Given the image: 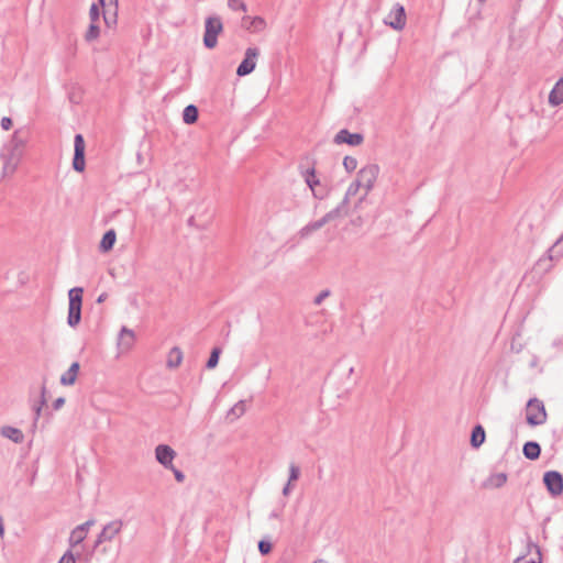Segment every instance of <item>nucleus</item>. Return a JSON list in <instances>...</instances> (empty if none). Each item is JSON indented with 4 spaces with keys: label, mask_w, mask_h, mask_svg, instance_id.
Instances as JSON below:
<instances>
[{
    "label": "nucleus",
    "mask_w": 563,
    "mask_h": 563,
    "mask_svg": "<svg viewBox=\"0 0 563 563\" xmlns=\"http://www.w3.org/2000/svg\"><path fill=\"white\" fill-rule=\"evenodd\" d=\"M115 239H117V235H115L114 230L107 231L101 239V242L99 245L100 250L102 252H108V251L112 250V247L115 243Z\"/></svg>",
    "instance_id": "nucleus-26"
},
{
    "label": "nucleus",
    "mask_w": 563,
    "mask_h": 563,
    "mask_svg": "<svg viewBox=\"0 0 563 563\" xmlns=\"http://www.w3.org/2000/svg\"><path fill=\"white\" fill-rule=\"evenodd\" d=\"M290 486H291V483L287 482V484L284 486L283 488V495L284 496H288L289 493H290Z\"/></svg>",
    "instance_id": "nucleus-47"
},
{
    "label": "nucleus",
    "mask_w": 563,
    "mask_h": 563,
    "mask_svg": "<svg viewBox=\"0 0 563 563\" xmlns=\"http://www.w3.org/2000/svg\"><path fill=\"white\" fill-rule=\"evenodd\" d=\"M123 527L124 522L121 519H115L108 522L97 536L93 549H97L104 542H111L122 531Z\"/></svg>",
    "instance_id": "nucleus-4"
},
{
    "label": "nucleus",
    "mask_w": 563,
    "mask_h": 563,
    "mask_svg": "<svg viewBox=\"0 0 563 563\" xmlns=\"http://www.w3.org/2000/svg\"><path fill=\"white\" fill-rule=\"evenodd\" d=\"M342 216V207H335L331 211L327 212L321 219L310 222V228L314 231L320 230L323 225L329 223L330 221Z\"/></svg>",
    "instance_id": "nucleus-17"
},
{
    "label": "nucleus",
    "mask_w": 563,
    "mask_h": 563,
    "mask_svg": "<svg viewBox=\"0 0 563 563\" xmlns=\"http://www.w3.org/2000/svg\"><path fill=\"white\" fill-rule=\"evenodd\" d=\"M385 23L394 30L400 31L406 25V12L405 8L397 3L385 19Z\"/></svg>",
    "instance_id": "nucleus-10"
},
{
    "label": "nucleus",
    "mask_w": 563,
    "mask_h": 563,
    "mask_svg": "<svg viewBox=\"0 0 563 563\" xmlns=\"http://www.w3.org/2000/svg\"><path fill=\"white\" fill-rule=\"evenodd\" d=\"M82 294L81 287H74L68 291L67 323L71 328L77 327L81 320Z\"/></svg>",
    "instance_id": "nucleus-1"
},
{
    "label": "nucleus",
    "mask_w": 563,
    "mask_h": 563,
    "mask_svg": "<svg viewBox=\"0 0 563 563\" xmlns=\"http://www.w3.org/2000/svg\"><path fill=\"white\" fill-rule=\"evenodd\" d=\"M220 354H221V349L220 347H213L211 353H210V356L206 363V367L208 369H212L214 368L218 363H219V357H220Z\"/></svg>",
    "instance_id": "nucleus-30"
},
{
    "label": "nucleus",
    "mask_w": 563,
    "mask_h": 563,
    "mask_svg": "<svg viewBox=\"0 0 563 563\" xmlns=\"http://www.w3.org/2000/svg\"><path fill=\"white\" fill-rule=\"evenodd\" d=\"M343 166L347 173H352L357 167V159L352 156H345L343 159Z\"/></svg>",
    "instance_id": "nucleus-34"
},
{
    "label": "nucleus",
    "mask_w": 563,
    "mask_h": 563,
    "mask_svg": "<svg viewBox=\"0 0 563 563\" xmlns=\"http://www.w3.org/2000/svg\"><path fill=\"white\" fill-rule=\"evenodd\" d=\"M299 475H300V468H299V466H297L296 464L291 463V464L289 465V477H288V482H289V483L296 482V481L299 478Z\"/></svg>",
    "instance_id": "nucleus-38"
},
{
    "label": "nucleus",
    "mask_w": 563,
    "mask_h": 563,
    "mask_svg": "<svg viewBox=\"0 0 563 563\" xmlns=\"http://www.w3.org/2000/svg\"><path fill=\"white\" fill-rule=\"evenodd\" d=\"M58 563H76V556L73 553L71 549L67 550L64 553Z\"/></svg>",
    "instance_id": "nucleus-40"
},
{
    "label": "nucleus",
    "mask_w": 563,
    "mask_h": 563,
    "mask_svg": "<svg viewBox=\"0 0 563 563\" xmlns=\"http://www.w3.org/2000/svg\"><path fill=\"white\" fill-rule=\"evenodd\" d=\"M102 7V15L108 27L117 25L118 22V0H99Z\"/></svg>",
    "instance_id": "nucleus-9"
},
{
    "label": "nucleus",
    "mask_w": 563,
    "mask_h": 563,
    "mask_svg": "<svg viewBox=\"0 0 563 563\" xmlns=\"http://www.w3.org/2000/svg\"><path fill=\"white\" fill-rule=\"evenodd\" d=\"M245 411V404L243 400L236 402L230 410L229 416L233 415L235 418L242 416Z\"/></svg>",
    "instance_id": "nucleus-36"
},
{
    "label": "nucleus",
    "mask_w": 563,
    "mask_h": 563,
    "mask_svg": "<svg viewBox=\"0 0 563 563\" xmlns=\"http://www.w3.org/2000/svg\"><path fill=\"white\" fill-rule=\"evenodd\" d=\"M100 18V10L97 3H92L89 10V19L92 23H98Z\"/></svg>",
    "instance_id": "nucleus-37"
},
{
    "label": "nucleus",
    "mask_w": 563,
    "mask_h": 563,
    "mask_svg": "<svg viewBox=\"0 0 563 563\" xmlns=\"http://www.w3.org/2000/svg\"><path fill=\"white\" fill-rule=\"evenodd\" d=\"M85 148L86 144L84 136L81 134H76L74 137L73 168L78 173L84 172L86 167Z\"/></svg>",
    "instance_id": "nucleus-8"
},
{
    "label": "nucleus",
    "mask_w": 563,
    "mask_h": 563,
    "mask_svg": "<svg viewBox=\"0 0 563 563\" xmlns=\"http://www.w3.org/2000/svg\"><path fill=\"white\" fill-rule=\"evenodd\" d=\"M481 2H484L485 0H479Z\"/></svg>",
    "instance_id": "nucleus-53"
},
{
    "label": "nucleus",
    "mask_w": 563,
    "mask_h": 563,
    "mask_svg": "<svg viewBox=\"0 0 563 563\" xmlns=\"http://www.w3.org/2000/svg\"><path fill=\"white\" fill-rule=\"evenodd\" d=\"M330 296V290H322L316 298L313 299L314 305H320L327 297Z\"/></svg>",
    "instance_id": "nucleus-41"
},
{
    "label": "nucleus",
    "mask_w": 563,
    "mask_h": 563,
    "mask_svg": "<svg viewBox=\"0 0 563 563\" xmlns=\"http://www.w3.org/2000/svg\"><path fill=\"white\" fill-rule=\"evenodd\" d=\"M364 141V136L363 134L361 133H351L349 130L346 129H342L340 130L334 139H333V142L335 144H349L351 146H357V145H361Z\"/></svg>",
    "instance_id": "nucleus-13"
},
{
    "label": "nucleus",
    "mask_w": 563,
    "mask_h": 563,
    "mask_svg": "<svg viewBox=\"0 0 563 563\" xmlns=\"http://www.w3.org/2000/svg\"><path fill=\"white\" fill-rule=\"evenodd\" d=\"M313 232V230L310 228L309 223L307 225H305L303 228H301V230L299 231V234L301 238H307L309 236L311 233Z\"/></svg>",
    "instance_id": "nucleus-45"
},
{
    "label": "nucleus",
    "mask_w": 563,
    "mask_h": 563,
    "mask_svg": "<svg viewBox=\"0 0 563 563\" xmlns=\"http://www.w3.org/2000/svg\"><path fill=\"white\" fill-rule=\"evenodd\" d=\"M80 365L78 362H74L69 368L60 376V384L64 386H71L75 384Z\"/></svg>",
    "instance_id": "nucleus-19"
},
{
    "label": "nucleus",
    "mask_w": 563,
    "mask_h": 563,
    "mask_svg": "<svg viewBox=\"0 0 563 563\" xmlns=\"http://www.w3.org/2000/svg\"><path fill=\"white\" fill-rule=\"evenodd\" d=\"M65 404V398L64 397H58L54 400L53 402V409L54 410H58L60 409Z\"/></svg>",
    "instance_id": "nucleus-46"
},
{
    "label": "nucleus",
    "mask_w": 563,
    "mask_h": 563,
    "mask_svg": "<svg viewBox=\"0 0 563 563\" xmlns=\"http://www.w3.org/2000/svg\"><path fill=\"white\" fill-rule=\"evenodd\" d=\"M543 484L551 496L558 497L563 493V476L558 471H548L543 475Z\"/></svg>",
    "instance_id": "nucleus-6"
},
{
    "label": "nucleus",
    "mask_w": 563,
    "mask_h": 563,
    "mask_svg": "<svg viewBox=\"0 0 563 563\" xmlns=\"http://www.w3.org/2000/svg\"><path fill=\"white\" fill-rule=\"evenodd\" d=\"M99 36H100V27H99L98 23L90 22V24L84 35L85 41L87 43H91V42L96 41Z\"/></svg>",
    "instance_id": "nucleus-28"
},
{
    "label": "nucleus",
    "mask_w": 563,
    "mask_h": 563,
    "mask_svg": "<svg viewBox=\"0 0 563 563\" xmlns=\"http://www.w3.org/2000/svg\"><path fill=\"white\" fill-rule=\"evenodd\" d=\"M563 102V76L555 82L554 87L549 93V103L552 107H558Z\"/></svg>",
    "instance_id": "nucleus-18"
},
{
    "label": "nucleus",
    "mask_w": 563,
    "mask_h": 563,
    "mask_svg": "<svg viewBox=\"0 0 563 563\" xmlns=\"http://www.w3.org/2000/svg\"><path fill=\"white\" fill-rule=\"evenodd\" d=\"M173 473H174V476H175V479L178 482V483H183L185 481V474L176 468L174 465H173V468H169Z\"/></svg>",
    "instance_id": "nucleus-42"
},
{
    "label": "nucleus",
    "mask_w": 563,
    "mask_h": 563,
    "mask_svg": "<svg viewBox=\"0 0 563 563\" xmlns=\"http://www.w3.org/2000/svg\"><path fill=\"white\" fill-rule=\"evenodd\" d=\"M305 180L308 187L311 189L312 195L317 199H322L325 196L324 190L320 186V181L316 176L314 167H311L305 173Z\"/></svg>",
    "instance_id": "nucleus-14"
},
{
    "label": "nucleus",
    "mask_w": 563,
    "mask_h": 563,
    "mask_svg": "<svg viewBox=\"0 0 563 563\" xmlns=\"http://www.w3.org/2000/svg\"><path fill=\"white\" fill-rule=\"evenodd\" d=\"M12 126V120L9 117H3L1 119V128L5 131L10 130Z\"/></svg>",
    "instance_id": "nucleus-44"
},
{
    "label": "nucleus",
    "mask_w": 563,
    "mask_h": 563,
    "mask_svg": "<svg viewBox=\"0 0 563 563\" xmlns=\"http://www.w3.org/2000/svg\"><path fill=\"white\" fill-rule=\"evenodd\" d=\"M199 117L198 108L195 104H188L183 111V120L186 124H194Z\"/></svg>",
    "instance_id": "nucleus-25"
},
{
    "label": "nucleus",
    "mask_w": 563,
    "mask_h": 563,
    "mask_svg": "<svg viewBox=\"0 0 563 563\" xmlns=\"http://www.w3.org/2000/svg\"><path fill=\"white\" fill-rule=\"evenodd\" d=\"M378 173H379V167L376 164L366 165L358 170L356 179L361 183V185L365 189L364 195H367L372 190V188L377 179Z\"/></svg>",
    "instance_id": "nucleus-5"
},
{
    "label": "nucleus",
    "mask_w": 563,
    "mask_h": 563,
    "mask_svg": "<svg viewBox=\"0 0 563 563\" xmlns=\"http://www.w3.org/2000/svg\"><path fill=\"white\" fill-rule=\"evenodd\" d=\"M485 439H486L485 429L483 428L482 424H476L472 429L471 445L474 449H478L485 442Z\"/></svg>",
    "instance_id": "nucleus-21"
},
{
    "label": "nucleus",
    "mask_w": 563,
    "mask_h": 563,
    "mask_svg": "<svg viewBox=\"0 0 563 563\" xmlns=\"http://www.w3.org/2000/svg\"><path fill=\"white\" fill-rule=\"evenodd\" d=\"M550 258L553 260V253H556V256H561L563 254V234L556 240L553 246L549 250Z\"/></svg>",
    "instance_id": "nucleus-32"
},
{
    "label": "nucleus",
    "mask_w": 563,
    "mask_h": 563,
    "mask_svg": "<svg viewBox=\"0 0 563 563\" xmlns=\"http://www.w3.org/2000/svg\"><path fill=\"white\" fill-rule=\"evenodd\" d=\"M522 453L526 459L536 461L540 457L541 446L536 441H528L523 444Z\"/></svg>",
    "instance_id": "nucleus-20"
},
{
    "label": "nucleus",
    "mask_w": 563,
    "mask_h": 563,
    "mask_svg": "<svg viewBox=\"0 0 563 563\" xmlns=\"http://www.w3.org/2000/svg\"><path fill=\"white\" fill-rule=\"evenodd\" d=\"M506 482H507L506 473L492 474L487 479V484L495 488H499V487L504 486L506 484Z\"/></svg>",
    "instance_id": "nucleus-29"
},
{
    "label": "nucleus",
    "mask_w": 563,
    "mask_h": 563,
    "mask_svg": "<svg viewBox=\"0 0 563 563\" xmlns=\"http://www.w3.org/2000/svg\"><path fill=\"white\" fill-rule=\"evenodd\" d=\"M533 547L536 548V558L530 559L528 561V563H541L542 562L541 550L537 544H534Z\"/></svg>",
    "instance_id": "nucleus-43"
},
{
    "label": "nucleus",
    "mask_w": 563,
    "mask_h": 563,
    "mask_svg": "<svg viewBox=\"0 0 563 563\" xmlns=\"http://www.w3.org/2000/svg\"><path fill=\"white\" fill-rule=\"evenodd\" d=\"M24 139L20 135L18 131H15L12 135V140L10 143L12 153H15L19 148H21L24 145Z\"/></svg>",
    "instance_id": "nucleus-31"
},
{
    "label": "nucleus",
    "mask_w": 563,
    "mask_h": 563,
    "mask_svg": "<svg viewBox=\"0 0 563 563\" xmlns=\"http://www.w3.org/2000/svg\"><path fill=\"white\" fill-rule=\"evenodd\" d=\"M96 523L95 519H89L85 521L84 523L77 526L74 528L69 536V545L70 548H74L78 544H80L87 537V532L89 529Z\"/></svg>",
    "instance_id": "nucleus-11"
},
{
    "label": "nucleus",
    "mask_w": 563,
    "mask_h": 563,
    "mask_svg": "<svg viewBox=\"0 0 563 563\" xmlns=\"http://www.w3.org/2000/svg\"><path fill=\"white\" fill-rule=\"evenodd\" d=\"M242 25L253 32V33H260L265 30L266 27V21L262 16H243L242 18Z\"/></svg>",
    "instance_id": "nucleus-16"
},
{
    "label": "nucleus",
    "mask_w": 563,
    "mask_h": 563,
    "mask_svg": "<svg viewBox=\"0 0 563 563\" xmlns=\"http://www.w3.org/2000/svg\"><path fill=\"white\" fill-rule=\"evenodd\" d=\"M106 299H107V294H106V292H102V294H101V295H99V297L97 298V302H98V303H101V302H103Z\"/></svg>",
    "instance_id": "nucleus-48"
},
{
    "label": "nucleus",
    "mask_w": 563,
    "mask_h": 563,
    "mask_svg": "<svg viewBox=\"0 0 563 563\" xmlns=\"http://www.w3.org/2000/svg\"><path fill=\"white\" fill-rule=\"evenodd\" d=\"M260 55L257 47H247L244 54V58L236 68V75L244 77L250 75L256 67V59Z\"/></svg>",
    "instance_id": "nucleus-7"
},
{
    "label": "nucleus",
    "mask_w": 563,
    "mask_h": 563,
    "mask_svg": "<svg viewBox=\"0 0 563 563\" xmlns=\"http://www.w3.org/2000/svg\"><path fill=\"white\" fill-rule=\"evenodd\" d=\"M548 420L545 406L539 398H530L526 405V421L530 427L542 426Z\"/></svg>",
    "instance_id": "nucleus-2"
},
{
    "label": "nucleus",
    "mask_w": 563,
    "mask_h": 563,
    "mask_svg": "<svg viewBox=\"0 0 563 563\" xmlns=\"http://www.w3.org/2000/svg\"><path fill=\"white\" fill-rule=\"evenodd\" d=\"M228 7L233 11H246L247 7L242 0H228Z\"/></svg>",
    "instance_id": "nucleus-35"
},
{
    "label": "nucleus",
    "mask_w": 563,
    "mask_h": 563,
    "mask_svg": "<svg viewBox=\"0 0 563 563\" xmlns=\"http://www.w3.org/2000/svg\"><path fill=\"white\" fill-rule=\"evenodd\" d=\"M258 551L262 555H267L271 553L272 551V543L269 541H266V540H261L258 542Z\"/></svg>",
    "instance_id": "nucleus-39"
},
{
    "label": "nucleus",
    "mask_w": 563,
    "mask_h": 563,
    "mask_svg": "<svg viewBox=\"0 0 563 563\" xmlns=\"http://www.w3.org/2000/svg\"><path fill=\"white\" fill-rule=\"evenodd\" d=\"M312 563H328V562L322 559H319V560L313 561Z\"/></svg>",
    "instance_id": "nucleus-50"
},
{
    "label": "nucleus",
    "mask_w": 563,
    "mask_h": 563,
    "mask_svg": "<svg viewBox=\"0 0 563 563\" xmlns=\"http://www.w3.org/2000/svg\"><path fill=\"white\" fill-rule=\"evenodd\" d=\"M1 435L10 439L14 443H22L24 440L23 432L20 429L10 426L1 428Z\"/></svg>",
    "instance_id": "nucleus-22"
},
{
    "label": "nucleus",
    "mask_w": 563,
    "mask_h": 563,
    "mask_svg": "<svg viewBox=\"0 0 563 563\" xmlns=\"http://www.w3.org/2000/svg\"><path fill=\"white\" fill-rule=\"evenodd\" d=\"M223 31V22L219 15H209L205 21L203 45L212 49L218 44V35Z\"/></svg>",
    "instance_id": "nucleus-3"
},
{
    "label": "nucleus",
    "mask_w": 563,
    "mask_h": 563,
    "mask_svg": "<svg viewBox=\"0 0 563 563\" xmlns=\"http://www.w3.org/2000/svg\"><path fill=\"white\" fill-rule=\"evenodd\" d=\"M361 187H363V186L361 185V183L357 179H355L347 187V190L345 192V196H344L342 202L338 206V207H342V216L347 213L346 205L349 202L350 197L355 196Z\"/></svg>",
    "instance_id": "nucleus-23"
},
{
    "label": "nucleus",
    "mask_w": 563,
    "mask_h": 563,
    "mask_svg": "<svg viewBox=\"0 0 563 563\" xmlns=\"http://www.w3.org/2000/svg\"><path fill=\"white\" fill-rule=\"evenodd\" d=\"M280 517V512L279 511H272L271 515H269V518L271 519H278Z\"/></svg>",
    "instance_id": "nucleus-49"
},
{
    "label": "nucleus",
    "mask_w": 563,
    "mask_h": 563,
    "mask_svg": "<svg viewBox=\"0 0 563 563\" xmlns=\"http://www.w3.org/2000/svg\"><path fill=\"white\" fill-rule=\"evenodd\" d=\"M134 342H135L134 331L126 327H122L120 330V333H119V338H118V349L120 350V352L121 353L129 352L132 349V346L134 345Z\"/></svg>",
    "instance_id": "nucleus-15"
},
{
    "label": "nucleus",
    "mask_w": 563,
    "mask_h": 563,
    "mask_svg": "<svg viewBox=\"0 0 563 563\" xmlns=\"http://www.w3.org/2000/svg\"><path fill=\"white\" fill-rule=\"evenodd\" d=\"M192 220H194V218L191 217V218L189 219V221H188V222H189V224H192Z\"/></svg>",
    "instance_id": "nucleus-52"
},
{
    "label": "nucleus",
    "mask_w": 563,
    "mask_h": 563,
    "mask_svg": "<svg viewBox=\"0 0 563 563\" xmlns=\"http://www.w3.org/2000/svg\"><path fill=\"white\" fill-rule=\"evenodd\" d=\"M2 158H3V173L5 175L13 174L18 166L19 154L12 153L10 157H5L4 155H2Z\"/></svg>",
    "instance_id": "nucleus-27"
},
{
    "label": "nucleus",
    "mask_w": 563,
    "mask_h": 563,
    "mask_svg": "<svg viewBox=\"0 0 563 563\" xmlns=\"http://www.w3.org/2000/svg\"><path fill=\"white\" fill-rule=\"evenodd\" d=\"M353 372H354V368H353V367H351V368L349 369V373H350V374H353Z\"/></svg>",
    "instance_id": "nucleus-51"
},
{
    "label": "nucleus",
    "mask_w": 563,
    "mask_h": 563,
    "mask_svg": "<svg viewBox=\"0 0 563 563\" xmlns=\"http://www.w3.org/2000/svg\"><path fill=\"white\" fill-rule=\"evenodd\" d=\"M45 394H46V387L43 385L42 389H41V401L38 405L34 406V412H35L34 423H36V421L38 420V417H40L41 410H42V406L45 405V402H46Z\"/></svg>",
    "instance_id": "nucleus-33"
},
{
    "label": "nucleus",
    "mask_w": 563,
    "mask_h": 563,
    "mask_svg": "<svg viewBox=\"0 0 563 563\" xmlns=\"http://www.w3.org/2000/svg\"><path fill=\"white\" fill-rule=\"evenodd\" d=\"M176 452L167 444H158L155 448V457L165 468H173V460Z\"/></svg>",
    "instance_id": "nucleus-12"
},
{
    "label": "nucleus",
    "mask_w": 563,
    "mask_h": 563,
    "mask_svg": "<svg viewBox=\"0 0 563 563\" xmlns=\"http://www.w3.org/2000/svg\"><path fill=\"white\" fill-rule=\"evenodd\" d=\"M183 361V352L178 346H174L167 357V366L169 368H176L180 365Z\"/></svg>",
    "instance_id": "nucleus-24"
}]
</instances>
